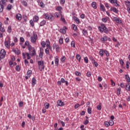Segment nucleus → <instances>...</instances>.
Wrapping results in <instances>:
<instances>
[{"label": "nucleus", "mask_w": 130, "mask_h": 130, "mask_svg": "<svg viewBox=\"0 0 130 130\" xmlns=\"http://www.w3.org/2000/svg\"><path fill=\"white\" fill-rule=\"evenodd\" d=\"M44 18L46 20H49V21H53L54 20V16L48 13H44Z\"/></svg>", "instance_id": "1"}, {"label": "nucleus", "mask_w": 130, "mask_h": 130, "mask_svg": "<svg viewBox=\"0 0 130 130\" xmlns=\"http://www.w3.org/2000/svg\"><path fill=\"white\" fill-rule=\"evenodd\" d=\"M37 39H38L37 34L33 32L32 36L30 37L31 42H32V43H33L34 44H35V43H36V40H37Z\"/></svg>", "instance_id": "2"}, {"label": "nucleus", "mask_w": 130, "mask_h": 130, "mask_svg": "<svg viewBox=\"0 0 130 130\" xmlns=\"http://www.w3.org/2000/svg\"><path fill=\"white\" fill-rule=\"evenodd\" d=\"M38 64L39 66L40 71H41L42 70H44V62L43 61H39Z\"/></svg>", "instance_id": "3"}, {"label": "nucleus", "mask_w": 130, "mask_h": 130, "mask_svg": "<svg viewBox=\"0 0 130 130\" xmlns=\"http://www.w3.org/2000/svg\"><path fill=\"white\" fill-rule=\"evenodd\" d=\"M6 50L2 49L1 50V58L4 59L6 57Z\"/></svg>", "instance_id": "4"}, {"label": "nucleus", "mask_w": 130, "mask_h": 130, "mask_svg": "<svg viewBox=\"0 0 130 130\" xmlns=\"http://www.w3.org/2000/svg\"><path fill=\"white\" fill-rule=\"evenodd\" d=\"M11 43V39L8 38V41L5 42V45L7 48H10V44Z\"/></svg>", "instance_id": "5"}, {"label": "nucleus", "mask_w": 130, "mask_h": 130, "mask_svg": "<svg viewBox=\"0 0 130 130\" xmlns=\"http://www.w3.org/2000/svg\"><path fill=\"white\" fill-rule=\"evenodd\" d=\"M29 54L30 56H35V55H36V50L35 48H32V50L29 52Z\"/></svg>", "instance_id": "6"}, {"label": "nucleus", "mask_w": 130, "mask_h": 130, "mask_svg": "<svg viewBox=\"0 0 130 130\" xmlns=\"http://www.w3.org/2000/svg\"><path fill=\"white\" fill-rule=\"evenodd\" d=\"M100 27L104 30V32L105 33H106V34L109 32V31H108V29L106 28V26L104 24H102Z\"/></svg>", "instance_id": "7"}, {"label": "nucleus", "mask_w": 130, "mask_h": 130, "mask_svg": "<svg viewBox=\"0 0 130 130\" xmlns=\"http://www.w3.org/2000/svg\"><path fill=\"white\" fill-rule=\"evenodd\" d=\"M111 4H114L116 7H119V4L117 3V0H109Z\"/></svg>", "instance_id": "8"}, {"label": "nucleus", "mask_w": 130, "mask_h": 130, "mask_svg": "<svg viewBox=\"0 0 130 130\" xmlns=\"http://www.w3.org/2000/svg\"><path fill=\"white\" fill-rule=\"evenodd\" d=\"M113 21H114V22H116V23H120L121 24V23H122V22L121 21V20H120V19L116 17H114L113 18Z\"/></svg>", "instance_id": "9"}, {"label": "nucleus", "mask_w": 130, "mask_h": 130, "mask_svg": "<svg viewBox=\"0 0 130 130\" xmlns=\"http://www.w3.org/2000/svg\"><path fill=\"white\" fill-rule=\"evenodd\" d=\"M16 20H18V21H21L22 20V15L20 14H18L16 15Z\"/></svg>", "instance_id": "10"}, {"label": "nucleus", "mask_w": 130, "mask_h": 130, "mask_svg": "<svg viewBox=\"0 0 130 130\" xmlns=\"http://www.w3.org/2000/svg\"><path fill=\"white\" fill-rule=\"evenodd\" d=\"M91 7L94 9L95 10H96V9H97V3H96L95 2H93L91 3Z\"/></svg>", "instance_id": "11"}, {"label": "nucleus", "mask_w": 130, "mask_h": 130, "mask_svg": "<svg viewBox=\"0 0 130 130\" xmlns=\"http://www.w3.org/2000/svg\"><path fill=\"white\" fill-rule=\"evenodd\" d=\"M110 11H111V12H114V13H116V14H117L118 13V10H117V9H116L115 7H113V8H110Z\"/></svg>", "instance_id": "12"}, {"label": "nucleus", "mask_w": 130, "mask_h": 130, "mask_svg": "<svg viewBox=\"0 0 130 130\" xmlns=\"http://www.w3.org/2000/svg\"><path fill=\"white\" fill-rule=\"evenodd\" d=\"M100 55L101 56H103V55H104V53H105V50H103V49H100Z\"/></svg>", "instance_id": "13"}, {"label": "nucleus", "mask_w": 130, "mask_h": 130, "mask_svg": "<svg viewBox=\"0 0 130 130\" xmlns=\"http://www.w3.org/2000/svg\"><path fill=\"white\" fill-rule=\"evenodd\" d=\"M58 106H63L64 105V103L61 101V100H59L57 102Z\"/></svg>", "instance_id": "14"}, {"label": "nucleus", "mask_w": 130, "mask_h": 130, "mask_svg": "<svg viewBox=\"0 0 130 130\" xmlns=\"http://www.w3.org/2000/svg\"><path fill=\"white\" fill-rule=\"evenodd\" d=\"M73 20H74V21H75L76 23H77V24H80V19H79V18H77V17L74 16L73 17Z\"/></svg>", "instance_id": "15"}, {"label": "nucleus", "mask_w": 130, "mask_h": 130, "mask_svg": "<svg viewBox=\"0 0 130 130\" xmlns=\"http://www.w3.org/2000/svg\"><path fill=\"white\" fill-rule=\"evenodd\" d=\"M61 11H60L59 12H56L55 13V17H56L57 18L59 17V16H61Z\"/></svg>", "instance_id": "16"}, {"label": "nucleus", "mask_w": 130, "mask_h": 130, "mask_svg": "<svg viewBox=\"0 0 130 130\" xmlns=\"http://www.w3.org/2000/svg\"><path fill=\"white\" fill-rule=\"evenodd\" d=\"M59 61V60L58 59V57L56 56L55 59V63L56 66H58V62Z\"/></svg>", "instance_id": "17"}, {"label": "nucleus", "mask_w": 130, "mask_h": 130, "mask_svg": "<svg viewBox=\"0 0 130 130\" xmlns=\"http://www.w3.org/2000/svg\"><path fill=\"white\" fill-rule=\"evenodd\" d=\"M14 52L17 55H19L20 54V50L18 49H16L15 50H13Z\"/></svg>", "instance_id": "18"}, {"label": "nucleus", "mask_w": 130, "mask_h": 130, "mask_svg": "<svg viewBox=\"0 0 130 130\" xmlns=\"http://www.w3.org/2000/svg\"><path fill=\"white\" fill-rule=\"evenodd\" d=\"M125 89L126 90H128V91H130V84L128 83L125 85Z\"/></svg>", "instance_id": "19"}, {"label": "nucleus", "mask_w": 130, "mask_h": 130, "mask_svg": "<svg viewBox=\"0 0 130 130\" xmlns=\"http://www.w3.org/2000/svg\"><path fill=\"white\" fill-rule=\"evenodd\" d=\"M38 20H39V17L38 16H34V17L33 18L34 22H37V21H38Z\"/></svg>", "instance_id": "20"}, {"label": "nucleus", "mask_w": 130, "mask_h": 130, "mask_svg": "<svg viewBox=\"0 0 130 130\" xmlns=\"http://www.w3.org/2000/svg\"><path fill=\"white\" fill-rule=\"evenodd\" d=\"M100 9H101V11H103V12L105 11V7H104V5L101 4Z\"/></svg>", "instance_id": "21"}, {"label": "nucleus", "mask_w": 130, "mask_h": 130, "mask_svg": "<svg viewBox=\"0 0 130 130\" xmlns=\"http://www.w3.org/2000/svg\"><path fill=\"white\" fill-rule=\"evenodd\" d=\"M125 79H126L127 82H128V83L130 82V78L129 76H128V75H126L125 76Z\"/></svg>", "instance_id": "22"}, {"label": "nucleus", "mask_w": 130, "mask_h": 130, "mask_svg": "<svg viewBox=\"0 0 130 130\" xmlns=\"http://www.w3.org/2000/svg\"><path fill=\"white\" fill-rule=\"evenodd\" d=\"M45 24H46V21L45 20H43L40 23V26H44Z\"/></svg>", "instance_id": "23"}, {"label": "nucleus", "mask_w": 130, "mask_h": 130, "mask_svg": "<svg viewBox=\"0 0 130 130\" xmlns=\"http://www.w3.org/2000/svg\"><path fill=\"white\" fill-rule=\"evenodd\" d=\"M31 74H32V71L31 70H28L27 72V75L29 77H31Z\"/></svg>", "instance_id": "24"}, {"label": "nucleus", "mask_w": 130, "mask_h": 130, "mask_svg": "<svg viewBox=\"0 0 130 130\" xmlns=\"http://www.w3.org/2000/svg\"><path fill=\"white\" fill-rule=\"evenodd\" d=\"M76 59L77 60H79V61H81V55H80V54L76 55Z\"/></svg>", "instance_id": "25"}, {"label": "nucleus", "mask_w": 130, "mask_h": 130, "mask_svg": "<svg viewBox=\"0 0 130 130\" xmlns=\"http://www.w3.org/2000/svg\"><path fill=\"white\" fill-rule=\"evenodd\" d=\"M36 83V79H35V78H32V85H33V86H34V85H35Z\"/></svg>", "instance_id": "26"}, {"label": "nucleus", "mask_w": 130, "mask_h": 130, "mask_svg": "<svg viewBox=\"0 0 130 130\" xmlns=\"http://www.w3.org/2000/svg\"><path fill=\"white\" fill-rule=\"evenodd\" d=\"M82 33L84 36H86L88 34V32H87V30L86 29H83Z\"/></svg>", "instance_id": "27"}, {"label": "nucleus", "mask_w": 130, "mask_h": 130, "mask_svg": "<svg viewBox=\"0 0 130 130\" xmlns=\"http://www.w3.org/2000/svg\"><path fill=\"white\" fill-rule=\"evenodd\" d=\"M114 123V122L113 121V120H109V125L112 126V125H113Z\"/></svg>", "instance_id": "28"}, {"label": "nucleus", "mask_w": 130, "mask_h": 130, "mask_svg": "<svg viewBox=\"0 0 130 130\" xmlns=\"http://www.w3.org/2000/svg\"><path fill=\"white\" fill-rule=\"evenodd\" d=\"M46 45L47 47L50 46V42L49 40L46 41Z\"/></svg>", "instance_id": "29"}, {"label": "nucleus", "mask_w": 130, "mask_h": 130, "mask_svg": "<svg viewBox=\"0 0 130 130\" xmlns=\"http://www.w3.org/2000/svg\"><path fill=\"white\" fill-rule=\"evenodd\" d=\"M72 27H73V30H74V31H77V30L78 29L77 25H76L75 24H73Z\"/></svg>", "instance_id": "30"}, {"label": "nucleus", "mask_w": 130, "mask_h": 130, "mask_svg": "<svg viewBox=\"0 0 130 130\" xmlns=\"http://www.w3.org/2000/svg\"><path fill=\"white\" fill-rule=\"evenodd\" d=\"M41 44L43 48H44V47H45V45H46V44L44 41H42Z\"/></svg>", "instance_id": "31"}, {"label": "nucleus", "mask_w": 130, "mask_h": 130, "mask_svg": "<svg viewBox=\"0 0 130 130\" xmlns=\"http://www.w3.org/2000/svg\"><path fill=\"white\" fill-rule=\"evenodd\" d=\"M7 10L8 11H11V10H12V5L9 4V5H8Z\"/></svg>", "instance_id": "32"}, {"label": "nucleus", "mask_w": 130, "mask_h": 130, "mask_svg": "<svg viewBox=\"0 0 130 130\" xmlns=\"http://www.w3.org/2000/svg\"><path fill=\"white\" fill-rule=\"evenodd\" d=\"M45 108L46 109H48L49 108V104L48 103H46L45 104Z\"/></svg>", "instance_id": "33"}, {"label": "nucleus", "mask_w": 130, "mask_h": 130, "mask_svg": "<svg viewBox=\"0 0 130 130\" xmlns=\"http://www.w3.org/2000/svg\"><path fill=\"white\" fill-rule=\"evenodd\" d=\"M61 10H62V8L60 6H58L56 8V10L58 11V12H61Z\"/></svg>", "instance_id": "34"}, {"label": "nucleus", "mask_w": 130, "mask_h": 130, "mask_svg": "<svg viewBox=\"0 0 130 130\" xmlns=\"http://www.w3.org/2000/svg\"><path fill=\"white\" fill-rule=\"evenodd\" d=\"M7 31L8 33H11V32H12V26H9L8 28Z\"/></svg>", "instance_id": "35"}, {"label": "nucleus", "mask_w": 130, "mask_h": 130, "mask_svg": "<svg viewBox=\"0 0 130 130\" xmlns=\"http://www.w3.org/2000/svg\"><path fill=\"white\" fill-rule=\"evenodd\" d=\"M87 112L88 114H91V113H92V110L91 109V108H88L87 109Z\"/></svg>", "instance_id": "36"}, {"label": "nucleus", "mask_w": 130, "mask_h": 130, "mask_svg": "<svg viewBox=\"0 0 130 130\" xmlns=\"http://www.w3.org/2000/svg\"><path fill=\"white\" fill-rule=\"evenodd\" d=\"M45 53L46 54H48V55H49V49L48 48H47L46 49H45Z\"/></svg>", "instance_id": "37"}, {"label": "nucleus", "mask_w": 130, "mask_h": 130, "mask_svg": "<svg viewBox=\"0 0 130 130\" xmlns=\"http://www.w3.org/2000/svg\"><path fill=\"white\" fill-rule=\"evenodd\" d=\"M16 70L17 72H20V71L21 70V69H20V66L19 65L16 66Z\"/></svg>", "instance_id": "38"}, {"label": "nucleus", "mask_w": 130, "mask_h": 130, "mask_svg": "<svg viewBox=\"0 0 130 130\" xmlns=\"http://www.w3.org/2000/svg\"><path fill=\"white\" fill-rule=\"evenodd\" d=\"M104 125H105V126H107V127H108V126H109V122L108 121H105L104 122Z\"/></svg>", "instance_id": "39"}, {"label": "nucleus", "mask_w": 130, "mask_h": 130, "mask_svg": "<svg viewBox=\"0 0 130 130\" xmlns=\"http://www.w3.org/2000/svg\"><path fill=\"white\" fill-rule=\"evenodd\" d=\"M98 29L100 31V32H101V33H103V32H104V30L101 27L99 26Z\"/></svg>", "instance_id": "40"}, {"label": "nucleus", "mask_w": 130, "mask_h": 130, "mask_svg": "<svg viewBox=\"0 0 130 130\" xmlns=\"http://www.w3.org/2000/svg\"><path fill=\"white\" fill-rule=\"evenodd\" d=\"M29 23H30L31 27L34 26V20H30Z\"/></svg>", "instance_id": "41"}, {"label": "nucleus", "mask_w": 130, "mask_h": 130, "mask_svg": "<svg viewBox=\"0 0 130 130\" xmlns=\"http://www.w3.org/2000/svg\"><path fill=\"white\" fill-rule=\"evenodd\" d=\"M129 62L126 61V69H129Z\"/></svg>", "instance_id": "42"}, {"label": "nucleus", "mask_w": 130, "mask_h": 130, "mask_svg": "<svg viewBox=\"0 0 130 130\" xmlns=\"http://www.w3.org/2000/svg\"><path fill=\"white\" fill-rule=\"evenodd\" d=\"M125 4H126V7H128V8H129L130 7V2L129 1H126L125 2Z\"/></svg>", "instance_id": "43"}, {"label": "nucleus", "mask_w": 130, "mask_h": 130, "mask_svg": "<svg viewBox=\"0 0 130 130\" xmlns=\"http://www.w3.org/2000/svg\"><path fill=\"white\" fill-rule=\"evenodd\" d=\"M22 4L23 6H25V7H27V6H28V4H27V2L25 1H22Z\"/></svg>", "instance_id": "44"}, {"label": "nucleus", "mask_w": 130, "mask_h": 130, "mask_svg": "<svg viewBox=\"0 0 130 130\" xmlns=\"http://www.w3.org/2000/svg\"><path fill=\"white\" fill-rule=\"evenodd\" d=\"M28 49L29 50V52L31 51V50H33V48H32V46H31V45L28 46Z\"/></svg>", "instance_id": "45"}, {"label": "nucleus", "mask_w": 130, "mask_h": 130, "mask_svg": "<svg viewBox=\"0 0 130 130\" xmlns=\"http://www.w3.org/2000/svg\"><path fill=\"white\" fill-rule=\"evenodd\" d=\"M59 43H60V44H62V43H63V39L60 38L59 39Z\"/></svg>", "instance_id": "46"}, {"label": "nucleus", "mask_w": 130, "mask_h": 130, "mask_svg": "<svg viewBox=\"0 0 130 130\" xmlns=\"http://www.w3.org/2000/svg\"><path fill=\"white\" fill-rule=\"evenodd\" d=\"M25 54L27 56V59H30V58H31V57L30 56V54H29V53H26Z\"/></svg>", "instance_id": "47"}, {"label": "nucleus", "mask_w": 130, "mask_h": 130, "mask_svg": "<svg viewBox=\"0 0 130 130\" xmlns=\"http://www.w3.org/2000/svg\"><path fill=\"white\" fill-rule=\"evenodd\" d=\"M82 105H79L78 104H76L75 105V109H77V108H79V107H80V106H81Z\"/></svg>", "instance_id": "48"}, {"label": "nucleus", "mask_w": 130, "mask_h": 130, "mask_svg": "<svg viewBox=\"0 0 130 130\" xmlns=\"http://www.w3.org/2000/svg\"><path fill=\"white\" fill-rule=\"evenodd\" d=\"M84 59V61H85L86 63H88V62H89V60H88V57H85Z\"/></svg>", "instance_id": "49"}, {"label": "nucleus", "mask_w": 130, "mask_h": 130, "mask_svg": "<svg viewBox=\"0 0 130 130\" xmlns=\"http://www.w3.org/2000/svg\"><path fill=\"white\" fill-rule=\"evenodd\" d=\"M58 46V45H57L56 44H53L52 47L53 48V49H55L56 48H57Z\"/></svg>", "instance_id": "50"}, {"label": "nucleus", "mask_w": 130, "mask_h": 130, "mask_svg": "<svg viewBox=\"0 0 130 130\" xmlns=\"http://www.w3.org/2000/svg\"><path fill=\"white\" fill-rule=\"evenodd\" d=\"M105 53L106 56H109V52L108 51H107V50H105Z\"/></svg>", "instance_id": "51"}, {"label": "nucleus", "mask_w": 130, "mask_h": 130, "mask_svg": "<svg viewBox=\"0 0 130 130\" xmlns=\"http://www.w3.org/2000/svg\"><path fill=\"white\" fill-rule=\"evenodd\" d=\"M75 75L76 76H81V73H80L79 72L76 71L75 72Z\"/></svg>", "instance_id": "52"}, {"label": "nucleus", "mask_w": 130, "mask_h": 130, "mask_svg": "<svg viewBox=\"0 0 130 130\" xmlns=\"http://www.w3.org/2000/svg\"><path fill=\"white\" fill-rule=\"evenodd\" d=\"M23 105H24V103L23 102H20L19 103V106L20 107H22V106H23Z\"/></svg>", "instance_id": "53"}, {"label": "nucleus", "mask_w": 130, "mask_h": 130, "mask_svg": "<svg viewBox=\"0 0 130 130\" xmlns=\"http://www.w3.org/2000/svg\"><path fill=\"white\" fill-rule=\"evenodd\" d=\"M120 91H121V89L120 88H118L117 89V93L118 95H120Z\"/></svg>", "instance_id": "54"}, {"label": "nucleus", "mask_w": 130, "mask_h": 130, "mask_svg": "<svg viewBox=\"0 0 130 130\" xmlns=\"http://www.w3.org/2000/svg\"><path fill=\"white\" fill-rule=\"evenodd\" d=\"M96 108L98 110H101V109H102V107L101 106V105H98Z\"/></svg>", "instance_id": "55"}, {"label": "nucleus", "mask_w": 130, "mask_h": 130, "mask_svg": "<svg viewBox=\"0 0 130 130\" xmlns=\"http://www.w3.org/2000/svg\"><path fill=\"white\" fill-rule=\"evenodd\" d=\"M60 32L61 33H63V34H64V33H66V30L64 29L61 28V29H60Z\"/></svg>", "instance_id": "56"}, {"label": "nucleus", "mask_w": 130, "mask_h": 130, "mask_svg": "<svg viewBox=\"0 0 130 130\" xmlns=\"http://www.w3.org/2000/svg\"><path fill=\"white\" fill-rule=\"evenodd\" d=\"M20 41L22 42V43H24V41H25V39H24V38L21 37L20 38Z\"/></svg>", "instance_id": "57"}, {"label": "nucleus", "mask_w": 130, "mask_h": 130, "mask_svg": "<svg viewBox=\"0 0 130 130\" xmlns=\"http://www.w3.org/2000/svg\"><path fill=\"white\" fill-rule=\"evenodd\" d=\"M107 40V36H104L103 38L102 41H106Z\"/></svg>", "instance_id": "58"}, {"label": "nucleus", "mask_w": 130, "mask_h": 130, "mask_svg": "<svg viewBox=\"0 0 130 130\" xmlns=\"http://www.w3.org/2000/svg\"><path fill=\"white\" fill-rule=\"evenodd\" d=\"M71 46H72L73 47H74V48L76 47V46H75V42L72 41V42H71Z\"/></svg>", "instance_id": "59"}, {"label": "nucleus", "mask_w": 130, "mask_h": 130, "mask_svg": "<svg viewBox=\"0 0 130 130\" xmlns=\"http://www.w3.org/2000/svg\"><path fill=\"white\" fill-rule=\"evenodd\" d=\"M66 60V56H63L61 58V61H64Z\"/></svg>", "instance_id": "60"}, {"label": "nucleus", "mask_w": 130, "mask_h": 130, "mask_svg": "<svg viewBox=\"0 0 130 130\" xmlns=\"http://www.w3.org/2000/svg\"><path fill=\"white\" fill-rule=\"evenodd\" d=\"M2 3L3 5H4V6H6V3H7V0H2Z\"/></svg>", "instance_id": "61"}, {"label": "nucleus", "mask_w": 130, "mask_h": 130, "mask_svg": "<svg viewBox=\"0 0 130 130\" xmlns=\"http://www.w3.org/2000/svg\"><path fill=\"white\" fill-rule=\"evenodd\" d=\"M102 21L104 22V23H106V22H107V18H104L102 19Z\"/></svg>", "instance_id": "62"}, {"label": "nucleus", "mask_w": 130, "mask_h": 130, "mask_svg": "<svg viewBox=\"0 0 130 130\" xmlns=\"http://www.w3.org/2000/svg\"><path fill=\"white\" fill-rule=\"evenodd\" d=\"M87 77H91V72H88L86 74Z\"/></svg>", "instance_id": "63"}, {"label": "nucleus", "mask_w": 130, "mask_h": 130, "mask_svg": "<svg viewBox=\"0 0 130 130\" xmlns=\"http://www.w3.org/2000/svg\"><path fill=\"white\" fill-rule=\"evenodd\" d=\"M56 52H58V51H59V46H58L56 48Z\"/></svg>", "instance_id": "64"}]
</instances>
